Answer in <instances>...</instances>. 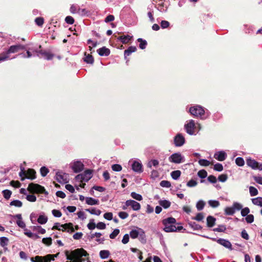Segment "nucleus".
<instances>
[{
    "label": "nucleus",
    "mask_w": 262,
    "mask_h": 262,
    "mask_svg": "<svg viewBox=\"0 0 262 262\" xmlns=\"http://www.w3.org/2000/svg\"><path fill=\"white\" fill-rule=\"evenodd\" d=\"M64 253L66 258L68 260L66 262H83L85 259L82 257H87L89 255L83 248H78L70 252L68 250H66Z\"/></svg>",
    "instance_id": "nucleus-1"
},
{
    "label": "nucleus",
    "mask_w": 262,
    "mask_h": 262,
    "mask_svg": "<svg viewBox=\"0 0 262 262\" xmlns=\"http://www.w3.org/2000/svg\"><path fill=\"white\" fill-rule=\"evenodd\" d=\"M176 223V220L172 217H169L164 219L162 221V224L164 226L163 230L166 232H176L177 231H181L183 229L182 226L176 227L173 224Z\"/></svg>",
    "instance_id": "nucleus-2"
},
{
    "label": "nucleus",
    "mask_w": 262,
    "mask_h": 262,
    "mask_svg": "<svg viewBox=\"0 0 262 262\" xmlns=\"http://www.w3.org/2000/svg\"><path fill=\"white\" fill-rule=\"evenodd\" d=\"M27 190L32 194H45L46 195L49 194L43 186L34 183H31L29 184Z\"/></svg>",
    "instance_id": "nucleus-3"
},
{
    "label": "nucleus",
    "mask_w": 262,
    "mask_h": 262,
    "mask_svg": "<svg viewBox=\"0 0 262 262\" xmlns=\"http://www.w3.org/2000/svg\"><path fill=\"white\" fill-rule=\"evenodd\" d=\"M25 49V46L20 44L11 46L9 49L5 52H3V56L6 57V60L10 59L9 55L12 53H15L20 50Z\"/></svg>",
    "instance_id": "nucleus-4"
},
{
    "label": "nucleus",
    "mask_w": 262,
    "mask_h": 262,
    "mask_svg": "<svg viewBox=\"0 0 262 262\" xmlns=\"http://www.w3.org/2000/svg\"><path fill=\"white\" fill-rule=\"evenodd\" d=\"M19 175L21 177V181H24L26 179L33 180L36 178V171L32 168H29L27 171L25 170L24 168L21 169Z\"/></svg>",
    "instance_id": "nucleus-5"
},
{
    "label": "nucleus",
    "mask_w": 262,
    "mask_h": 262,
    "mask_svg": "<svg viewBox=\"0 0 262 262\" xmlns=\"http://www.w3.org/2000/svg\"><path fill=\"white\" fill-rule=\"evenodd\" d=\"M189 112L194 116L200 117L202 119L205 118V110L203 107L200 105H195L190 107L189 108Z\"/></svg>",
    "instance_id": "nucleus-6"
},
{
    "label": "nucleus",
    "mask_w": 262,
    "mask_h": 262,
    "mask_svg": "<svg viewBox=\"0 0 262 262\" xmlns=\"http://www.w3.org/2000/svg\"><path fill=\"white\" fill-rule=\"evenodd\" d=\"M56 179L60 183L68 182V174L62 171H57L56 173Z\"/></svg>",
    "instance_id": "nucleus-7"
},
{
    "label": "nucleus",
    "mask_w": 262,
    "mask_h": 262,
    "mask_svg": "<svg viewBox=\"0 0 262 262\" xmlns=\"http://www.w3.org/2000/svg\"><path fill=\"white\" fill-rule=\"evenodd\" d=\"M183 158L181 154L179 152L172 154L168 158L170 162L179 164L183 162Z\"/></svg>",
    "instance_id": "nucleus-8"
},
{
    "label": "nucleus",
    "mask_w": 262,
    "mask_h": 262,
    "mask_svg": "<svg viewBox=\"0 0 262 262\" xmlns=\"http://www.w3.org/2000/svg\"><path fill=\"white\" fill-rule=\"evenodd\" d=\"M61 227L63 228L61 230L62 232L67 231L68 232L73 233L75 231V230L79 229V226L78 225H76L75 228H74L73 224L72 223L62 224Z\"/></svg>",
    "instance_id": "nucleus-9"
},
{
    "label": "nucleus",
    "mask_w": 262,
    "mask_h": 262,
    "mask_svg": "<svg viewBox=\"0 0 262 262\" xmlns=\"http://www.w3.org/2000/svg\"><path fill=\"white\" fill-rule=\"evenodd\" d=\"M49 254H47L45 256H36L34 257H31L30 260L32 262H50L51 260Z\"/></svg>",
    "instance_id": "nucleus-10"
},
{
    "label": "nucleus",
    "mask_w": 262,
    "mask_h": 262,
    "mask_svg": "<svg viewBox=\"0 0 262 262\" xmlns=\"http://www.w3.org/2000/svg\"><path fill=\"white\" fill-rule=\"evenodd\" d=\"M185 138L181 134H177L174 138L173 142L176 146H182L185 143Z\"/></svg>",
    "instance_id": "nucleus-11"
},
{
    "label": "nucleus",
    "mask_w": 262,
    "mask_h": 262,
    "mask_svg": "<svg viewBox=\"0 0 262 262\" xmlns=\"http://www.w3.org/2000/svg\"><path fill=\"white\" fill-rule=\"evenodd\" d=\"M71 168L74 172L78 173L83 170L84 165L81 162L77 161L73 163Z\"/></svg>",
    "instance_id": "nucleus-12"
},
{
    "label": "nucleus",
    "mask_w": 262,
    "mask_h": 262,
    "mask_svg": "<svg viewBox=\"0 0 262 262\" xmlns=\"http://www.w3.org/2000/svg\"><path fill=\"white\" fill-rule=\"evenodd\" d=\"M125 203L127 206H131L134 210L138 211L141 208L140 204L134 200H127L126 201Z\"/></svg>",
    "instance_id": "nucleus-13"
},
{
    "label": "nucleus",
    "mask_w": 262,
    "mask_h": 262,
    "mask_svg": "<svg viewBox=\"0 0 262 262\" xmlns=\"http://www.w3.org/2000/svg\"><path fill=\"white\" fill-rule=\"evenodd\" d=\"M195 126V123L193 120H191L189 123L185 125L186 132L189 135H192L194 133L193 128Z\"/></svg>",
    "instance_id": "nucleus-14"
},
{
    "label": "nucleus",
    "mask_w": 262,
    "mask_h": 262,
    "mask_svg": "<svg viewBox=\"0 0 262 262\" xmlns=\"http://www.w3.org/2000/svg\"><path fill=\"white\" fill-rule=\"evenodd\" d=\"M132 169L135 172L141 173L143 171L142 165L137 161H134L132 164Z\"/></svg>",
    "instance_id": "nucleus-15"
},
{
    "label": "nucleus",
    "mask_w": 262,
    "mask_h": 262,
    "mask_svg": "<svg viewBox=\"0 0 262 262\" xmlns=\"http://www.w3.org/2000/svg\"><path fill=\"white\" fill-rule=\"evenodd\" d=\"M227 155L225 151H220L217 153H216L214 155L215 159L219 161H223L226 158Z\"/></svg>",
    "instance_id": "nucleus-16"
},
{
    "label": "nucleus",
    "mask_w": 262,
    "mask_h": 262,
    "mask_svg": "<svg viewBox=\"0 0 262 262\" xmlns=\"http://www.w3.org/2000/svg\"><path fill=\"white\" fill-rule=\"evenodd\" d=\"M97 52L98 54L101 56H107L110 54L111 51L109 49L106 48L105 47H103L97 50Z\"/></svg>",
    "instance_id": "nucleus-17"
},
{
    "label": "nucleus",
    "mask_w": 262,
    "mask_h": 262,
    "mask_svg": "<svg viewBox=\"0 0 262 262\" xmlns=\"http://www.w3.org/2000/svg\"><path fill=\"white\" fill-rule=\"evenodd\" d=\"M92 170L86 169L83 173H81L83 178H84V181L88 182L91 179L92 177Z\"/></svg>",
    "instance_id": "nucleus-18"
},
{
    "label": "nucleus",
    "mask_w": 262,
    "mask_h": 262,
    "mask_svg": "<svg viewBox=\"0 0 262 262\" xmlns=\"http://www.w3.org/2000/svg\"><path fill=\"white\" fill-rule=\"evenodd\" d=\"M39 53L47 60H51L54 56L53 54L46 50H41L39 52Z\"/></svg>",
    "instance_id": "nucleus-19"
},
{
    "label": "nucleus",
    "mask_w": 262,
    "mask_h": 262,
    "mask_svg": "<svg viewBox=\"0 0 262 262\" xmlns=\"http://www.w3.org/2000/svg\"><path fill=\"white\" fill-rule=\"evenodd\" d=\"M133 38V36L129 35H121L117 37L118 40L121 41L124 44L127 43Z\"/></svg>",
    "instance_id": "nucleus-20"
},
{
    "label": "nucleus",
    "mask_w": 262,
    "mask_h": 262,
    "mask_svg": "<svg viewBox=\"0 0 262 262\" xmlns=\"http://www.w3.org/2000/svg\"><path fill=\"white\" fill-rule=\"evenodd\" d=\"M217 243L223 245L225 247L229 249H231L232 245L231 243L227 240L225 239L220 238L217 241Z\"/></svg>",
    "instance_id": "nucleus-21"
},
{
    "label": "nucleus",
    "mask_w": 262,
    "mask_h": 262,
    "mask_svg": "<svg viewBox=\"0 0 262 262\" xmlns=\"http://www.w3.org/2000/svg\"><path fill=\"white\" fill-rule=\"evenodd\" d=\"M247 164L254 169H256L258 166V163L257 161L251 159L247 160Z\"/></svg>",
    "instance_id": "nucleus-22"
},
{
    "label": "nucleus",
    "mask_w": 262,
    "mask_h": 262,
    "mask_svg": "<svg viewBox=\"0 0 262 262\" xmlns=\"http://www.w3.org/2000/svg\"><path fill=\"white\" fill-rule=\"evenodd\" d=\"M216 219L212 216L209 215L207 217V225L208 227H212L215 224Z\"/></svg>",
    "instance_id": "nucleus-23"
},
{
    "label": "nucleus",
    "mask_w": 262,
    "mask_h": 262,
    "mask_svg": "<svg viewBox=\"0 0 262 262\" xmlns=\"http://www.w3.org/2000/svg\"><path fill=\"white\" fill-rule=\"evenodd\" d=\"M137 51V48L135 46H130L127 49L124 51V55L125 58L129 56L132 53Z\"/></svg>",
    "instance_id": "nucleus-24"
},
{
    "label": "nucleus",
    "mask_w": 262,
    "mask_h": 262,
    "mask_svg": "<svg viewBox=\"0 0 262 262\" xmlns=\"http://www.w3.org/2000/svg\"><path fill=\"white\" fill-rule=\"evenodd\" d=\"M85 202L86 203L89 205H98L99 203L98 200L91 197L86 198Z\"/></svg>",
    "instance_id": "nucleus-25"
},
{
    "label": "nucleus",
    "mask_w": 262,
    "mask_h": 262,
    "mask_svg": "<svg viewBox=\"0 0 262 262\" xmlns=\"http://www.w3.org/2000/svg\"><path fill=\"white\" fill-rule=\"evenodd\" d=\"M159 204L160 206H162L164 209L168 208L170 205L171 203L168 200H160L159 201Z\"/></svg>",
    "instance_id": "nucleus-26"
},
{
    "label": "nucleus",
    "mask_w": 262,
    "mask_h": 262,
    "mask_svg": "<svg viewBox=\"0 0 262 262\" xmlns=\"http://www.w3.org/2000/svg\"><path fill=\"white\" fill-rule=\"evenodd\" d=\"M85 57L84 58V61L87 63L93 64L94 61V59L92 55L90 54H86V53H84Z\"/></svg>",
    "instance_id": "nucleus-27"
},
{
    "label": "nucleus",
    "mask_w": 262,
    "mask_h": 262,
    "mask_svg": "<svg viewBox=\"0 0 262 262\" xmlns=\"http://www.w3.org/2000/svg\"><path fill=\"white\" fill-rule=\"evenodd\" d=\"M138 42H140L139 48L143 50L146 48L147 45V42L145 40H143L142 38H139L137 39Z\"/></svg>",
    "instance_id": "nucleus-28"
},
{
    "label": "nucleus",
    "mask_w": 262,
    "mask_h": 262,
    "mask_svg": "<svg viewBox=\"0 0 262 262\" xmlns=\"http://www.w3.org/2000/svg\"><path fill=\"white\" fill-rule=\"evenodd\" d=\"M100 257L102 259H105L108 257L110 255V252L108 250H101L99 252Z\"/></svg>",
    "instance_id": "nucleus-29"
},
{
    "label": "nucleus",
    "mask_w": 262,
    "mask_h": 262,
    "mask_svg": "<svg viewBox=\"0 0 262 262\" xmlns=\"http://www.w3.org/2000/svg\"><path fill=\"white\" fill-rule=\"evenodd\" d=\"M181 174V171L179 170H177L171 172V176L173 179L177 180L180 178Z\"/></svg>",
    "instance_id": "nucleus-30"
},
{
    "label": "nucleus",
    "mask_w": 262,
    "mask_h": 262,
    "mask_svg": "<svg viewBox=\"0 0 262 262\" xmlns=\"http://www.w3.org/2000/svg\"><path fill=\"white\" fill-rule=\"evenodd\" d=\"M252 202L253 204L262 207V197L252 199Z\"/></svg>",
    "instance_id": "nucleus-31"
},
{
    "label": "nucleus",
    "mask_w": 262,
    "mask_h": 262,
    "mask_svg": "<svg viewBox=\"0 0 262 262\" xmlns=\"http://www.w3.org/2000/svg\"><path fill=\"white\" fill-rule=\"evenodd\" d=\"M225 214L228 215H232L235 213L234 208L233 207H227L225 208Z\"/></svg>",
    "instance_id": "nucleus-32"
},
{
    "label": "nucleus",
    "mask_w": 262,
    "mask_h": 262,
    "mask_svg": "<svg viewBox=\"0 0 262 262\" xmlns=\"http://www.w3.org/2000/svg\"><path fill=\"white\" fill-rule=\"evenodd\" d=\"M86 211L90 212L92 214H95L97 215H99L101 213V211L100 210L96 209L95 208H93L92 209H85Z\"/></svg>",
    "instance_id": "nucleus-33"
},
{
    "label": "nucleus",
    "mask_w": 262,
    "mask_h": 262,
    "mask_svg": "<svg viewBox=\"0 0 262 262\" xmlns=\"http://www.w3.org/2000/svg\"><path fill=\"white\" fill-rule=\"evenodd\" d=\"M188 225L194 230H201L202 228L201 226L196 224L195 222H189Z\"/></svg>",
    "instance_id": "nucleus-34"
},
{
    "label": "nucleus",
    "mask_w": 262,
    "mask_h": 262,
    "mask_svg": "<svg viewBox=\"0 0 262 262\" xmlns=\"http://www.w3.org/2000/svg\"><path fill=\"white\" fill-rule=\"evenodd\" d=\"M2 193L4 198L6 200H8L11 197L12 191L8 189H5L2 191Z\"/></svg>",
    "instance_id": "nucleus-35"
},
{
    "label": "nucleus",
    "mask_w": 262,
    "mask_h": 262,
    "mask_svg": "<svg viewBox=\"0 0 262 262\" xmlns=\"http://www.w3.org/2000/svg\"><path fill=\"white\" fill-rule=\"evenodd\" d=\"M10 206H14L17 207H21L23 206V203L18 200L11 201L10 203Z\"/></svg>",
    "instance_id": "nucleus-36"
},
{
    "label": "nucleus",
    "mask_w": 262,
    "mask_h": 262,
    "mask_svg": "<svg viewBox=\"0 0 262 262\" xmlns=\"http://www.w3.org/2000/svg\"><path fill=\"white\" fill-rule=\"evenodd\" d=\"M130 196L133 199H134L137 201H140L142 200V199H143V198L141 194H138L135 192H132L130 193Z\"/></svg>",
    "instance_id": "nucleus-37"
},
{
    "label": "nucleus",
    "mask_w": 262,
    "mask_h": 262,
    "mask_svg": "<svg viewBox=\"0 0 262 262\" xmlns=\"http://www.w3.org/2000/svg\"><path fill=\"white\" fill-rule=\"evenodd\" d=\"M47 221H48L47 217H46L44 215H39L37 219V222L40 224H44L46 223Z\"/></svg>",
    "instance_id": "nucleus-38"
},
{
    "label": "nucleus",
    "mask_w": 262,
    "mask_h": 262,
    "mask_svg": "<svg viewBox=\"0 0 262 262\" xmlns=\"http://www.w3.org/2000/svg\"><path fill=\"white\" fill-rule=\"evenodd\" d=\"M249 192H250V195L252 196H255V195H257L258 193V191L257 189L253 186L249 187Z\"/></svg>",
    "instance_id": "nucleus-39"
},
{
    "label": "nucleus",
    "mask_w": 262,
    "mask_h": 262,
    "mask_svg": "<svg viewBox=\"0 0 262 262\" xmlns=\"http://www.w3.org/2000/svg\"><path fill=\"white\" fill-rule=\"evenodd\" d=\"M209 205L212 208H216L219 206L220 202L216 200H209L208 201Z\"/></svg>",
    "instance_id": "nucleus-40"
},
{
    "label": "nucleus",
    "mask_w": 262,
    "mask_h": 262,
    "mask_svg": "<svg viewBox=\"0 0 262 262\" xmlns=\"http://www.w3.org/2000/svg\"><path fill=\"white\" fill-rule=\"evenodd\" d=\"M35 22L37 26L41 27L44 23V19L43 17H38L35 18Z\"/></svg>",
    "instance_id": "nucleus-41"
},
{
    "label": "nucleus",
    "mask_w": 262,
    "mask_h": 262,
    "mask_svg": "<svg viewBox=\"0 0 262 262\" xmlns=\"http://www.w3.org/2000/svg\"><path fill=\"white\" fill-rule=\"evenodd\" d=\"M9 239L6 237H0V244L2 247H5L8 245Z\"/></svg>",
    "instance_id": "nucleus-42"
},
{
    "label": "nucleus",
    "mask_w": 262,
    "mask_h": 262,
    "mask_svg": "<svg viewBox=\"0 0 262 262\" xmlns=\"http://www.w3.org/2000/svg\"><path fill=\"white\" fill-rule=\"evenodd\" d=\"M40 172L41 176L45 177L49 173V170L47 167L43 166L41 167Z\"/></svg>",
    "instance_id": "nucleus-43"
},
{
    "label": "nucleus",
    "mask_w": 262,
    "mask_h": 262,
    "mask_svg": "<svg viewBox=\"0 0 262 262\" xmlns=\"http://www.w3.org/2000/svg\"><path fill=\"white\" fill-rule=\"evenodd\" d=\"M140 232V231H139L137 230H132L130 232V236L132 238H136L139 236Z\"/></svg>",
    "instance_id": "nucleus-44"
},
{
    "label": "nucleus",
    "mask_w": 262,
    "mask_h": 262,
    "mask_svg": "<svg viewBox=\"0 0 262 262\" xmlns=\"http://www.w3.org/2000/svg\"><path fill=\"white\" fill-rule=\"evenodd\" d=\"M198 175L200 178L204 179L207 176V172L205 170L202 169L199 171Z\"/></svg>",
    "instance_id": "nucleus-45"
},
{
    "label": "nucleus",
    "mask_w": 262,
    "mask_h": 262,
    "mask_svg": "<svg viewBox=\"0 0 262 262\" xmlns=\"http://www.w3.org/2000/svg\"><path fill=\"white\" fill-rule=\"evenodd\" d=\"M159 165V161L157 160H152L147 164V167L151 168L152 165L157 167Z\"/></svg>",
    "instance_id": "nucleus-46"
},
{
    "label": "nucleus",
    "mask_w": 262,
    "mask_h": 262,
    "mask_svg": "<svg viewBox=\"0 0 262 262\" xmlns=\"http://www.w3.org/2000/svg\"><path fill=\"white\" fill-rule=\"evenodd\" d=\"M140 234L139 235L140 236V240L142 242V243H145L146 242V240L145 233H144V231L141 229H140Z\"/></svg>",
    "instance_id": "nucleus-47"
},
{
    "label": "nucleus",
    "mask_w": 262,
    "mask_h": 262,
    "mask_svg": "<svg viewBox=\"0 0 262 262\" xmlns=\"http://www.w3.org/2000/svg\"><path fill=\"white\" fill-rule=\"evenodd\" d=\"M199 163L200 165L203 166H208L210 164V162L206 159L199 160Z\"/></svg>",
    "instance_id": "nucleus-48"
},
{
    "label": "nucleus",
    "mask_w": 262,
    "mask_h": 262,
    "mask_svg": "<svg viewBox=\"0 0 262 262\" xmlns=\"http://www.w3.org/2000/svg\"><path fill=\"white\" fill-rule=\"evenodd\" d=\"M205 205V203L203 201H199L196 205V208L198 210L200 211L202 210Z\"/></svg>",
    "instance_id": "nucleus-49"
},
{
    "label": "nucleus",
    "mask_w": 262,
    "mask_h": 262,
    "mask_svg": "<svg viewBox=\"0 0 262 262\" xmlns=\"http://www.w3.org/2000/svg\"><path fill=\"white\" fill-rule=\"evenodd\" d=\"M42 242L47 246H50L52 243V239L51 237L43 238Z\"/></svg>",
    "instance_id": "nucleus-50"
},
{
    "label": "nucleus",
    "mask_w": 262,
    "mask_h": 262,
    "mask_svg": "<svg viewBox=\"0 0 262 262\" xmlns=\"http://www.w3.org/2000/svg\"><path fill=\"white\" fill-rule=\"evenodd\" d=\"M160 185L161 186L163 187H166V188H169L171 186V183L170 182L166 180H163L162 181Z\"/></svg>",
    "instance_id": "nucleus-51"
},
{
    "label": "nucleus",
    "mask_w": 262,
    "mask_h": 262,
    "mask_svg": "<svg viewBox=\"0 0 262 262\" xmlns=\"http://www.w3.org/2000/svg\"><path fill=\"white\" fill-rule=\"evenodd\" d=\"M226 230V227L225 225H220L217 228H214L213 230L217 232H224Z\"/></svg>",
    "instance_id": "nucleus-52"
},
{
    "label": "nucleus",
    "mask_w": 262,
    "mask_h": 262,
    "mask_svg": "<svg viewBox=\"0 0 262 262\" xmlns=\"http://www.w3.org/2000/svg\"><path fill=\"white\" fill-rule=\"evenodd\" d=\"M120 230L118 229H115L110 235V237L111 239H114L119 233Z\"/></svg>",
    "instance_id": "nucleus-53"
},
{
    "label": "nucleus",
    "mask_w": 262,
    "mask_h": 262,
    "mask_svg": "<svg viewBox=\"0 0 262 262\" xmlns=\"http://www.w3.org/2000/svg\"><path fill=\"white\" fill-rule=\"evenodd\" d=\"M235 163L239 166H243L245 164L244 159L241 157L237 158L235 159Z\"/></svg>",
    "instance_id": "nucleus-54"
},
{
    "label": "nucleus",
    "mask_w": 262,
    "mask_h": 262,
    "mask_svg": "<svg viewBox=\"0 0 262 262\" xmlns=\"http://www.w3.org/2000/svg\"><path fill=\"white\" fill-rule=\"evenodd\" d=\"M112 169L113 171H120L122 168L120 164H115L112 166Z\"/></svg>",
    "instance_id": "nucleus-55"
},
{
    "label": "nucleus",
    "mask_w": 262,
    "mask_h": 262,
    "mask_svg": "<svg viewBox=\"0 0 262 262\" xmlns=\"http://www.w3.org/2000/svg\"><path fill=\"white\" fill-rule=\"evenodd\" d=\"M27 201L31 202H34L36 201V197L33 194L27 195L26 196Z\"/></svg>",
    "instance_id": "nucleus-56"
},
{
    "label": "nucleus",
    "mask_w": 262,
    "mask_h": 262,
    "mask_svg": "<svg viewBox=\"0 0 262 262\" xmlns=\"http://www.w3.org/2000/svg\"><path fill=\"white\" fill-rule=\"evenodd\" d=\"M214 170L217 171H222L223 170V166L220 163H216L214 165Z\"/></svg>",
    "instance_id": "nucleus-57"
},
{
    "label": "nucleus",
    "mask_w": 262,
    "mask_h": 262,
    "mask_svg": "<svg viewBox=\"0 0 262 262\" xmlns=\"http://www.w3.org/2000/svg\"><path fill=\"white\" fill-rule=\"evenodd\" d=\"M228 179L227 174H222L218 177V180L222 182H225Z\"/></svg>",
    "instance_id": "nucleus-58"
},
{
    "label": "nucleus",
    "mask_w": 262,
    "mask_h": 262,
    "mask_svg": "<svg viewBox=\"0 0 262 262\" xmlns=\"http://www.w3.org/2000/svg\"><path fill=\"white\" fill-rule=\"evenodd\" d=\"M249 212L250 209L248 207H245L243 209H242L241 214L243 216H247Z\"/></svg>",
    "instance_id": "nucleus-59"
},
{
    "label": "nucleus",
    "mask_w": 262,
    "mask_h": 262,
    "mask_svg": "<svg viewBox=\"0 0 262 262\" xmlns=\"http://www.w3.org/2000/svg\"><path fill=\"white\" fill-rule=\"evenodd\" d=\"M204 216L203 213H198L194 217L192 218V219L197 221H201L204 219Z\"/></svg>",
    "instance_id": "nucleus-60"
},
{
    "label": "nucleus",
    "mask_w": 262,
    "mask_h": 262,
    "mask_svg": "<svg viewBox=\"0 0 262 262\" xmlns=\"http://www.w3.org/2000/svg\"><path fill=\"white\" fill-rule=\"evenodd\" d=\"M52 213L55 217H60L62 215L61 211L58 210L53 209L52 211Z\"/></svg>",
    "instance_id": "nucleus-61"
},
{
    "label": "nucleus",
    "mask_w": 262,
    "mask_h": 262,
    "mask_svg": "<svg viewBox=\"0 0 262 262\" xmlns=\"http://www.w3.org/2000/svg\"><path fill=\"white\" fill-rule=\"evenodd\" d=\"M10 184L11 186L15 188H19L21 185L19 181L14 180L11 181Z\"/></svg>",
    "instance_id": "nucleus-62"
},
{
    "label": "nucleus",
    "mask_w": 262,
    "mask_h": 262,
    "mask_svg": "<svg viewBox=\"0 0 262 262\" xmlns=\"http://www.w3.org/2000/svg\"><path fill=\"white\" fill-rule=\"evenodd\" d=\"M65 21L69 24H73L74 23V19L71 16H68L65 18Z\"/></svg>",
    "instance_id": "nucleus-63"
},
{
    "label": "nucleus",
    "mask_w": 262,
    "mask_h": 262,
    "mask_svg": "<svg viewBox=\"0 0 262 262\" xmlns=\"http://www.w3.org/2000/svg\"><path fill=\"white\" fill-rule=\"evenodd\" d=\"M197 185V182L194 180H190L187 183V186L189 187L195 186Z\"/></svg>",
    "instance_id": "nucleus-64"
}]
</instances>
